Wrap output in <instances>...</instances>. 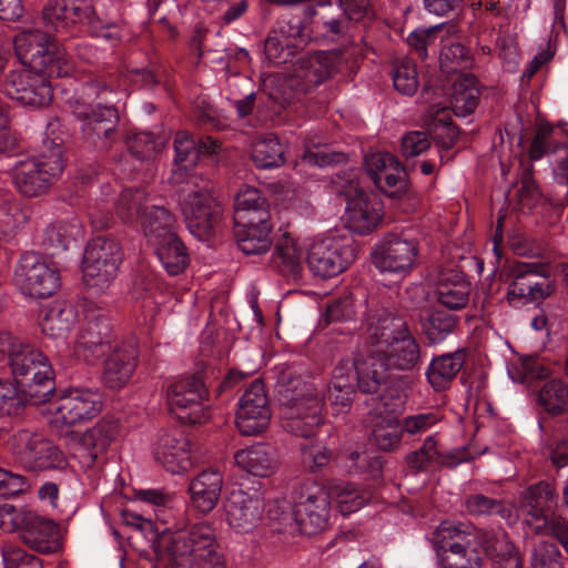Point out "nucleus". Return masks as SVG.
<instances>
[{
  "label": "nucleus",
  "mask_w": 568,
  "mask_h": 568,
  "mask_svg": "<svg viewBox=\"0 0 568 568\" xmlns=\"http://www.w3.org/2000/svg\"><path fill=\"white\" fill-rule=\"evenodd\" d=\"M359 343L364 352L357 364L366 392H378L392 371L413 372L422 364L420 344L407 323L384 310L367 320Z\"/></svg>",
  "instance_id": "f257e3e1"
},
{
  "label": "nucleus",
  "mask_w": 568,
  "mask_h": 568,
  "mask_svg": "<svg viewBox=\"0 0 568 568\" xmlns=\"http://www.w3.org/2000/svg\"><path fill=\"white\" fill-rule=\"evenodd\" d=\"M221 148L217 140L205 136L199 142L186 132H178L174 139V164L171 181L179 187V202L189 231L199 240L210 239L220 222L221 207L209 194L203 180L187 175L202 154H215Z\"/></svg>",
  "instance_id": "f03ea898"
},
{
  "label": "nucleus",
  "mask_w": 568,
  "mask_h": 568,
  "mask_svg": "<svg viewBox=\"0 0 568 568\" xmlns=\"http://www.w3.org/2000/svg\"><path fill=\"white\" fill-rule=\"evenodd\" d=\"M161 546L178 566L186 568H225L222 548L212 523L184 526L176 521L162 530Z\"/></svg>",
  "instance_id": "7ed1b4c3"
},
{
  "label": "nucleus",
  "mask_w": 568,
  "mask_h": 568,
  "mask_svg": "<svg viewBox=\"0 0 568 568\" xmlns=\"http://www.w3.org/2000/svg\"><path fill=\"white\" fill-rule=\"evenodd\" d=\"M116 92L100 79L88 81L81 87V95L70 101L72 114L81 122L83 139L94 148L106 149L115 139L119 113L106 99Z\"/></svg>",
  "instance_id": "20e7f679"
},
{
  "label": "nucleus",
  "mask_w": 568,
  "mask_h": 568,
  "mask_svg": "<svg viewBox=\"0 0 568 568\" xmlns=\"http://www.w3.org/2000/svg\"><path fill=\"white\" fill-rule=\"evenodd\" d=\"M490 532L470 524L442 521L434 530L430 541L442 552L443 568H481Z\"/></svg>",
  "instance_id": "39448f33"
},
{
  "label": "nucleus",
  "mask_w": 568,
  "mask_h": 568,
  "mask_svg": "<svg viewBox=\"0 0 568 568\" xmlns=\"http://www.w3.org/2000/svg\"><path fill=\"white\" fill-rule=\"evenodd\" d=\"M280 415L285 430L308 438L322 423V398L301 377L282 375L278 384Z\"/></svg>",
  "instance_id": "423d86ee"
},
{
  "label": "nucleus",
  "mask_w": 568,
  "mask_h": 568,
  "mask_svg": "<svg viewBox=\"0 0 568 568\" xmlns=\"http://www.w3.org/2000/svg\"><path fill=\"white\" fill-rule=\"evenodd\" d=\"M8 365L14 384L23 398L32 405L49 402L55 386L49 358L34 345L17 341Z\"/></svg>",
  "instance_id": "0eeeda50"
},
{
  "label": "nucleus",
  "mask_w": 568,
  "mask_h": 568,
  "mask_svg": "<svg viewBox=\"0 0 568 568\" xmlns=\"http://www.w3.org/2000/svg\"><path fill=\"white\" fill-rule=\"evenodd\" d=\"M44 29L57 34H67L78 26H87L94 37L118 39L116 27L104 23L95 12L93 0H48L42 8Z\"/></svg>",
  "instance_id": "6e6552de"
},
{
  "label": "nucleus",
  "mask_w": 568,
  "mask_h": 568,
  "mask_svg": "<svg viewBox=\"0 0 568 568\" xmlns=\"http://www.w3.org/2000/svg\"><path fill=\"white\" fill-rule=\"evenodd\" d=\"M44 146L39 155L18 161L11 169L14 186L24 196L47 193L64 169L62 146L53 142Z\"/></svg>",
  "instance_id": "1a4fd4ad"
},
{
  "label": "nucleus",
  "mask_w": 568,
  "mask_h": 568,
  "mask_svg": "<svg viewBox=\"0 0 568 568\" xmlns=\"http://www.w3.org/2000/svg\"><path fill=\"white\" fill-rule=\"evenodd\" d=\"M332 501L326 483L305 480L295 491L293 515L296 529L307 536L324 531L329 523Z\"/></svg>",
  "instance_id": "9d476101"
},
{
  "label": "nucleus",
  "mask_w": 568,
  "mask_h": 568,
  "mask_svg": "<svg viewBox=\"0 0 568 568\" xmlns=\"http://www.w3.org/2000/svg\"><path fill=\"white\" fill-rule=\"evenodd\" d=\"M506 276L509 280L506 298L513 306L545 300L555 292L549 267L539 262L515 261L508 265Z\"/></svg>",
  "instance_id": "9b49d317"
},
{
  "label": "nucleus",
  "mask_w": 568,
  "mask_h": 568,
  "mask_svg": "<svg viewBox=\"0 0 568 568\" xmlns=\"http://www.w3.org/2000/svg\"><path fill=\"white\" fill-rule=\"evenodd\" d=\"M123 260L120 243L111 237L92 239L83 253L82 273L87 286L102 292L118 275Z\"/></svg>",
  "instance_id": "f8f14e48"
},
{
  "label": "nucleus",
  "mask_w": 568,
  "mask_h": 568,
  "mask_svg": "<svg viewBox=\"0 0 568 568\" xmlns=\"http://www.w3.org/2000/svg\"><path fill=\"white\" fill-rule=\"evenodd\" d=\"M12 452L28 470H64L69 466L67 457L58 446L31 429L22 428L14 433Z\"/></svg>",
  "instance_id": "ddd939ff"
},
{
  "label": "nucleus",
  "mask_w": 568,
  "mask_h": 568,
  "mask_svg": "<svg viewBox=\"0 0 568 568\" xmlns=\"http://www.w3.org/2000/svg\"><path fill=\"white\" fill-rule=\"evenodd\" d=\"M103 396L97 388L74 387L48 405L50 424L62 427L89 422L100 414Z\"/></svg>",
  "instance_id": "4468645a"
},
{
  "label": "nucleus",
  "mask_w": 568,
  "mask_h": 568,
  "mask_svg": "<svg viewBox=\"0 0 568 568\" xmlns=\"http://www.w3.org/2000/svg\"><path fill=\"white\" fill-rule=\"evenodd\" d=\"M14 283L24 295L45 298L60 288V271L53 262L39 253L28 252L17 264Z\"/></svg>",
  "instance_id": "2eb2a0df"
},
{
  "label": "nucleus",
  "mask_w": 568,
  "mask_h": 568,
  "mask_svg": "<svg viewBox=\"0 0 568 568\" xmlns=\"http://www.w3.org/2000/svg\"><path fill=\"white\" fill-rule=\"evenodd\" d=\"M84 318L75 337L73 353L87 363H94L120 343H115L110 320L101 308L88 306Z\"/></svg>",
  "instance_id": "dca6fc26"
},
{
  "label": "nucleus",
  "mask_w": 568,
  "mask_h": 568,
  "mask_svg": "<svg viewBox=\"0 0 568 568\" xmlns=\"http://www.w3.org/2000/svg\"><path fill=\"white\" fill-rule=\"evenodd\" d=\"M209 392L200 376H186L166 389L170 413L184 424L202 423L206 418Z\"/></svg>",
  "instance_id": "f3484780"
},
{
  "label": "nucleus",
  "mask_w": 568,
  "mask_h": 568,
  "mask_svg": "<svg viewBox=\"0 0 568 568\" xmlns=\"http://www.w3.org/2000/svg\"><path fill=\"white\" fill-rule=\"evenodd\" d=\"M418 243L406 233H390L375 245L372 260L382 274L404 277L418 257Z\"/></svg>",
  "instance_id": "a211bd4d"
},
{
  "label": "nucleus",
  "mask_w": 568,
  "mask_h": 568,
  "mask_svg": "<svg viewBox=\"0 0 568 568\" xmlns=\"http://www.w3.org/2000/svg\"><path fill=\"white\" fill-rule=\"evenodd\" d=\"M363 352L361 343L358 342L353 357L341 358L332 371L327 386V399L334 415H345L349 412L356 396V387L365 394L376 393L366 392L361 386L362 382L357 359Z\"/></svg>",
  "instance_id": "6ab92c4d"
},
{
  "label": "nucleus",
  "mask_w": 568,
  "mask_h": 568,
  "mask_svg": "<svg viewBox=\"0 0 568 568\" xmlns=\"http://www.w3.org/2000/svg\"><path fill=\"white\" fill-rule=\"evenodd\" d=\"M354 258V248L348 240L326 236L310 244L305 261L315 276L327 278L341 274Z\"/></svg>",
  "instance_id": "aec40b11"
},
{
  "label": "nucleus",
  "mask_w": 568,
  "mask_h": 568,
  "mask_svg": "<svg viewBox=\"0 0 568 568\" xmlns=\"http://www.w3.org/2000/svg\"><path fill=\"white\" fill-rule=\"evenodd\" d=\"M342 193L346 197V226L357 234L373 231L382 219V203L377 196L366 192L353 178L342 186Z\"/></svg>",
  "instance_id": "412c9836"
},
{
  "label": "nucleus",
  "mask_w": 568,
  "mask_h": 568,
  "mask_svg": "<svg viewBox=\"0 0 568 568\" xmlns=\"http://www.w3.org/2000/svg\"><path fill=\"white\" fill-rule=\"evenodd\" d=\"M4 92L21 104L42 108L52 100V88L42 71L21 67L9 73Z\"/></svg>",
  "instance_id": "4be33fe9"
},
{
  "label": "nucleus",
  "mask_w": 568,
  "mask_h": 568,
  "mask_svg": "<svg viewBox=\"0 0 568 568\" xmlns=\"http://www.w3.org/2000/svg\"><path fill=\"white\" fill-rule=\"evenodd\" d=\"M272 410L264 384L260 379L251 383L239 400L235 425L244 436L263 433L271 422Z\"/></svg>",
  "instance_id": "5701e85b"
},
{
  "label": "nucleus",
  "mask_w": 568,
  "mask_h": 568,
  "mask_svg": "<svg viewBox=\"0 0 568 568\" xmlns=\"http://www.w3.org/2000/svg\"><path fill=\"white\" fill-rule=\"evenodd\" d=\"M517 503L521 514L528 517L527 521L537 523L536 530L539 532L544 534L550 528L551 519H562L552 514L558 504V494L549 481L530 485L519 494Z\"/></svg>",
  "instance_id": "b1692460"
},
{
  "label": "nucleus",
  "mask_w": 568,
  "mask_h": 568,
  "mask_svg": "<svg viewBox=\"0 0 568 568\" xmlns=\"http://www.w3.org/2000/svg\"><path fill=\"white\" fill-rule=\"evenodd\" d=\"M338 55L334 52H313L301 57L290 75V87L297 93H307L324 83L337 70Z\"/></svg>",
  "instance_id": "393cba45"
},
{
  "label": "nucleus",
  "mask_w": 568,
  "mask_h": 568,
  "mask_svg": "<svg viewBox=\"0 0 568 568\" xmlns=\"http://www.w3.org/2000/svg\"><path fill=\"white\" fill-rule=\"evenodd\" d=\"M223 508L231 529L237 534H250L261 524L265 505L258 494L234 489L226 497Z\"/></svg>",
  "instance_id": "a878e982"
},
{
  "label": "nucleus",
  "mask_w": 568,
  "mask_h": 568,
  "mask_svg": "<svg viewBox=\"0 0 568 568\" xmlns=\"http://www.w3.org/2000/svg\"><path fill=\"white\" fill-rule=\"evenodd\" d=\"M365 168L376 187L388 196L395 197L406 192V171L393 154L372 153L365 158Z\"/></svg>",
  "instance_id": "bb28decb"
},
{
  "label": "nucleus",
  "mask_w": 568,
  "mask_h": 568,
  "mask_svg": "<svg viewBox=\"0 0 568 568\" xmlns=\"http://www.w3.org/2000/svg\"><path fill=\"white\" fill-rule=\"evenodd\" d=\"M119 427L116 418L105 416L82 434L75 456L83 468L94 466L99 456L106 452L110 444L116 438Z\"/></svg>",
  "instance_id": "cd10ccee"
},
{
  "label": "nucleus",
  "mask_w": 568,
  "mask_h": 568,
  "mask_svg": "<svg viewBox=\"0 0 568 568\" xmlns=\"http://www.w3.org/2000/svg\"><path fill=\"white\" fill-rule=\"evenodd\" d=\"M153 455L172 474H180L192 467L190 443L178 432H161L154 443Z\"/></svg>",
  "instance_id": "c85d7f7f"
},
{
  "label": "nucleus",
  "mask_w": 568,
  "mask_h": 568,
  "mask_svg": "<svg viewBox=\"0 0 568 568\" xmlns=\"http://www.w3.org/2000/svg\"><path fill=\"white\" fill-rule=\"evenodd\" d=\"M138 359L136 346L132 343H120L106 354L103 366V383L111 389H120L131 379Z\"/></svg>",
  "instance_id": "c756f323"
},
{
  "label": "nucleus",
  "mask_w": 568,
  "mask_h": 568,
  "mask_svg": "<svg viewBox=\"0 0 568 568\" xmlns=\"http://www.w3.org/2000/svg\"><path fill=\"white\" fill-rule=\"evenodd\" d=\"M52 31H41L33 26H23L16 34L14 51L23 67L31 69L41 68L44 64V54L51 44Z\"/></svg>",
  "instance_id": "7c9ffc66"
},
{
  "label": "nucleus",
  "mask_w": 568,
  "mask_h": 568,
  "mask_svg": "<svg viewBox=\"0 0 568 568\" xmlns=\"http://www.w3.org/2000/svg\"><path fill=\"white\" fill-rule=\"evenodd\" d=\"M268 212H262V215L245 221H236L234 225V235L239 248L246 255L263 254L271 247L270 236L271 225L268 222Z\"/></svg>",
  "instance_id": "2f4dec72"
},
{
  "label": "nucleus",
  "mask_w": 568,
  "mask_h": 568,
  "mask_svg": "<svg viewBox=\"0 0 568 568\" xmlns=\"http://www.w3.org/2000/svg\"><path fill=\"white\" fill-rule=\"evenodd\" d=\"M223 484V475L217 469L197 474L189 484L192 507L202 514L211 513L219 503Z\"/></svg>",
  "instance_id": "473e14b6"
},
{
  "label": "nucleus",
  "mask_w": 568,
  "mask_h": 568,
  "mask_svg": "<svg viewBox=\"0 0 568 568\" xmlns=\"http://www.w3.org/2000/svg\"><path fill=\"white\" fill-rule=\"evenodd\" d=\"M470 283L455 270L443 268L436 275V295L440 305L457 311L469 301Z\"/></svg>",
  "instance_id": "72a5a7b5"
},
{
  "label": "nucleus",
  "mask_w": 568,
  "mask_h": 568,
  "mask_svg": "<svg viewBox=\"0 0 568 568\" xmlns=\"http://www.w3.org/2000/svg\"><path fill=\"white\" fill-rule=\"evenodd\" d=\"M21 539L31 549L41 554H52L60 549V536L57 524L32 513L21 532Z\"/></svg>",
  "instance_id": "f704fd0d"
},
{
  "label": "nucleus",
  "mask_w": 568,
  "mask_h": 568,
  "mask_svg": "<svg viewBox=\"0 0 568 568\" xmlns=\"http://www.w3.org/2000/svg\"><path fill=\"white\" fill-rule=\"evenodd\" d=\"M234 458L239 467L257 477L271 476L275 473L280 463L277 449L264 443L236 452Z\"/></svg>",
  "instance_id": "c9c22d12"
},
{
  "label": "nucleus",
  "mask_w": 568,
  "mask_h": 568,
  "mask_svg": "<svg viewBox=\"0 0 568 568\" xmlns=\"http://www.w3.org/2000/svg\"><path fill=\"white\" fill-rule=\"evenodd\" d=\"M465 361L466 353L463 348L434 357L426 368L427 382L437 392L448 388Z\"/></svg>",
  "instance_id": "e433bc0d"
},
{
  "label": "nucleus",
  "mask_w": 568,
  "mask_h": 568,
  "mask_svg": "<svg viewBox=\"0 0 568 568\" xmlns=\"http://www.w3.org/2000/svg\"><path fill=\"white\" fill-rule=\"evenodd\" d=\"M304 254L295 239L282 235L272 254L273 266L285 276L298 277L303 270Z\"/></svg>",
  "instance_id": "4c0bfd02"
},
{
  "label": "nucleus",
  "mask_w": 568,
  "mask_h": 568,
  "mask_svg": "<svg viewBox=\"0 0 568 568\" xmlns=\"http://www.w3.org/2000/svg\"><path fill=\"white\" fill-rule=\"evenodd\" d=\"M78 318L74 306L65 301H55L47 308L40 325L42 332L53 338L64 336Z\"/></svg>",
  "instance_id": "58836bf2"
},
{
  "label": "nucleus",
  "mask_w": 568,
  "mask_h": 568,
  "mask_svg": "<svg viewBox=\"0 0 568 568\" xmlns=\"http://www.w3.org/2000/svg\"><path fill=\"white\" fill-rule=\"evenodd\" d=\"M30 220V210L18 197L8 194L0 200V237L11 239Z\"/></svg>",
  "instance_id": "ea45409f"
},
{
  "label": "nucleus",
  "mask_w": 568,
  "mask_h": 568,
  "mask_svg": "<svg viewBox=\"0 0 568 568\" xmlns=\"http://www.w3.org/2000/svg\"><path fill=\"white\" fill-rule=\"evenodd\" d=\"M152 244L155 247V253L162 266L170 275H179L185 270L189 263V255L184 244L176 234H169L168 237Z\"/></svg>",
  "instance_id": "a19ab883"
},
{
  "label": "nucleus",
  "mask_w": 568,
  "mask_h": 568,
  "mask_svg": "<svg viewBox=\"0 0 568 568\" xmlns=\"http://www.w3.org/2000/svg\"><path fill=\"white\" fill-rule=\"evenodd\" d=\"M329 488L331 501L334 500L343 515L357 511L372 497L371 493L356 487L353 484L333 480L326 484Z\"/></svg>",
  "instance_id": "79ce46f5"
},
{
  "label": "nucleus",
  "mask_w": 568,
  "mask_h": 568,
  "mask_svg": "<svg viewBox=\"0 0 568 568\" xmlns=\"http://www.w3.org/2000/svg\"><path fill=\"white\" fill-rule=\"evenodd\" d=\"M478 97L476 78L473 74L464 73L453 84L450 106L457 116H467L477 108Z\"/></svg>",
  "instance_id": "37998d69"
},
{
  "label": "nucleus",
  "mask_w": 568,
  "mask_h": 568,
  "mask_svg": "<svg viewBox=\"0 0 568 568\" xmlns=\"http://www.w3.org/2000/svg\"><path fill=\"white\" fill-rule=\"evenodd\" d=\"M175 219L174 216L162 205L151 204L148 212H144L139 225L141 226L144 236L151 242L155 243L169 234H175L174 232Z\"/></svg>",
  "instance_id": "c03bdc74"
},
{
  "label": "nucleus",
  "mask_w": 568,
  "mask_h": 568,
  "mask_svg": "<svg viewBox=\"0 0 568 568\" xmlns=\"http://www.w3.org/2000/svg\"><path fill=\"white\" fill-rule=\"evenodd\" d=\"M150 205L145 189L128 187L120 195L116 212L123 222L139 225Z\"/></svg>",
  "instance_id": "a18cd8bd"
},
{
  "label": "nucleus",
  "mask_w": 568,
  "mask_h": 568,
  "mask_svg": "<svg viewBox=\"0 0 568 568\" xmlns=\"http://www.w3.org/2000/svg\"><path fill=\"white\" fill-rule=\"evenodd\" d=\"M252 161L260 169L278 168L284 163V149L273 133L257 136L252 144Z\"/></svg>",
  "instance_id": "49530a36"
},
{
  "label": "nucleus",
  "mask_w": 568,
  "mask_h": 568,
  "mask_svg": "<svg viewBox=\"0 0 568 568\" xmlns=\"http://www.w3.org/2000/svg\"><path fill=\"white\" fill-rule=\"evenodd\" d=\"M456 323V316L443 310H432L420 321V326L429 344L436 345L443 343L453 333Z\"/></svg>",
  "instance_id": "de8ad7c7"
},
{
  "label": "nucleus",
  "mask_w": 568,
  "mask_h": 568,
  "mask_svg": "<svg viewBox=\"0 0 568 568\" xmlns=\"http://www.w3.org/2000/svg\"><path fill=\"white\" fill-rule=\"evenodd\" d=\"M538 405L552 416L568 412V385L559 379L546 382L538 393Z\"/></svg>",
  "instance_id": "09e8293b"
},
{
  "label": "nucleus",
  "mask_w": 568,
  "mask_h": 568,
  "mask_svg": "<svg viewBox=\"0 0 568 568\" xmlns=\"http://www.w3.org/2000/svg\"><path fill=\"white\" fill-rule=\"evenodd\" d=\"M262 212H268L266 200L256 187L243 185L235 195L234 221L257 220Z\"/></svg>",
  "instance_id": "8fccbe9b"
},
{
  "label": "nucleus",
  "mask_w": 568,
  "mask_h": 568,
  "mask_svg": "<svg viewBox=\"0 0 568 568\" xmlns=\"http://www.w3.org/2000/svg\"><path fill=\"white\" fill-rule=\"evenodd\" d=\"M489 542H486V556L498 565L499 568H521V557L514 544L506 535L497 536L490 532Z\"/></svg>",
  "instance_id": "3c124183"
},
{
  "label": "nucleus",
  "mask_w": 568,
  "mask_h": 568,
  "mask_svg": "<svg viewBox=\"0 0 568 568\" xmlns=\"http://www.w3.org/2000/svg\"><path fill=\"white\" fill-rule=\"evenodd\" d=\"M270 34L282 38L283 41L291 44H296L298 49L304 47L310 38L303 18L300 16H282Z\"/></svg>",
  "instance_id": "603ef678"
},
{
  "label": "nucleus",
  "mask_w": 568,
  "mask_h": 568,
  "mask_svg": "<svg viewBox=\"0 0 568 568\" xmlns=\"http://www.w3.org/2000/svg\"><path fill=\"white\" fill-rule=\"evenodd\" d=\"M464 506L471 516H491L510 518V509L501 501L483 494H473L465 498Z\"/></svg>",
  "instance_id": "864d4df0"
},
{
  "label": "nucleus",
  "mask_w": 568,
  "mask_h": 568,
  "mask_svg": "<svg viewBox=\"0 0 568 568\" xmlns=\"http://www.w3.org/2000/svg\"><path fill=\"white\" fill-rule=\"evenodd\" d=\"M394 88L402 94L412 97L418 88V75L413 60L404 58L396 61L393 71Z\"/></svg>",
  "instance_id": "5fc2aeb1"
},
{
  "label": "nucleus",
  "mask_w": 568,
  "mask_h": 568,
  "mask_svg": "<svg viewBox=\"0 0 568 568\" xmlns=\"http://www.w3.org/2000/svg\"><path fill=\"white\" fill-rule=\"evenodd\" d=\"M403 429L393 416L382 417L373 429V440L383 450H390L398 446Z\"/></svg>",
  "instance_id": "6e6d98bb"
},
{
  "label": "nucleus",
  "mask_w": 568,
  "mask_h": 568,
  "mask_svg": "<svg viewBox=\"0 0 568 568\" xmlns=\"http://www.w3.org/2000/svg\"><path fill=\"white\" fill-rule=\"evenodd\" d=\"M43 58L44 65L37 70L42 71L45 77H67L73 71L71 57L64 49H55L52 42Z\"/></svg>",
  "instance_id": "4d7b16f0"
},
{
  "label": "nucleus",
  "mask_w": 568,
  "mask_h": 568,
  "mask_svg": "<svg viewBox=\"0 0 568 568\" xmlns=\"http://www.w3.org/2000/svg\"><path fill=\"white\" fill-rule=\"evenodd\" d=\"M440 68L446 72H458L471 65L468 50L460 43H446L439 55Z\"/></svg>",
  "instance_id": "13d9d810"
},
{
  "label": "nucleus",
  "mask_w": 568,
  "mask_h": 568,
  "mask_svg": "<svg viewBox=\"0 0 568 568\" xmlns=\"http://www.w3.org/2000/svg\"><path fill=\"white\" fill-rule=\"evenodd\" d=\"M408 467L419 471L426 469L430 464H445V460L437 449L434 436H428L423 446L406 457Z\"/></svg>",
  "instance_id": "bf43d9fd"
},
{
  "label": "nucleus",
  "mask_w": 568,
  "mask_h": 568,
  "mask_svg": "<svg viewBox=\"0 0 568 568\" xmlns=\"http://www.w3.org/2000/svg\"><path fill=\"white\" fill-rule=\"evenodd\" d=\"M1 555L4 568H43L38 557L11 542L2 545Z\"/></svg>",
  "instance_id": "052dcab7"
},
{
  "label": "nucleus",
  "mask_w": 568,
  "mask_h": 568,
  "mask_svg": "<svg viewBox=\"0 0 568 568\" xmlns=\"http://www.w3.org/2000/svg\"><path fill=\"white\" fill-rule=\"evenodd\" d=\"M73 237V232L64 223L47 226L41 236V244L44 248L51 250V254L65 251Z\"/></svg>",
  "instance_id": "680f3d73"
},
{
  "label": "nucleus",
  "mask_w": 568,
  "mask_h": 568,
  "mask_svg": "<svg viewBox=\"0 0 568 568\" xmlns=\"http://www.w3.org/2000/svg\"><path fill=\"white\" fill-rule=\"evenodd\" d=\"M434 139L445 149L452 148L458 139V130L452 123V119L446 109L436 112L433 120Z\"/></svg>",
  "instance_id": "e2e57ef3"
},
{
  "label": "nucleus",
  "mask_w": 568,
  "mask_h": 568,
  "mask_svg": "<svg viewBox=\"0 0 568 568\" xmlns=\"http://www.w3.org/2000/svg\"><path fill=\"white\" fill-rule=\"evenodd\" d=\"M302 463L311 471L325 467L331 460L332 453L321 442H310L301 446Z\"/></svg>",
  "instance_id": "0e129e2a"
},
{
  "label": "nucleus",
  "mask_w": 568,
  "mask_h": 568,
  "mask_svg": "<svg viewBox=\"0 0 568 568\" xmlns=\"http://www.w3.org/2000/svg\"><path fill=\"white\" fill-rule=\"evenodd\" d=\"M554 128L550 123H540L537 128L536 135L531 142L529 156L532 161L541 159L547 153H555L558 143L551 140Z\"/></svg>",
  "instance_id": "69168bd1"
},
{
  "label": "nucleus",
  "mask_w": 568,
  "mask_h": 568,
  "mask_svg": "<svg viewBox=\"0 0 568 568\" xmlns=\"http://www.w3.org/2000/svg\"><path fill=\"white\" fill-rule=\"evenodd\" d=\"M296 44H291L283 41L281 38H276L273 34H268L264 44V52L270 62L274 64H284L288 62L295 54Z\"/></svg>",
  "instance_id": "338daca9"
},
{
  "label": "nucleus",
  "mask_w": 568,
  "mask_h": 568,
  "mask_svg": "<svg viewBox=\"0 0 568 568\" xmlns=\"http://www.w3.org/2000/svg\"><path fill=\"white\" fill-rule=\"evenodd\" d=\"M531 568H561L560 551L549 541H539L532 551Z\"/></svg>",
  "instance_id": "774afa93"
}]
</instances>
